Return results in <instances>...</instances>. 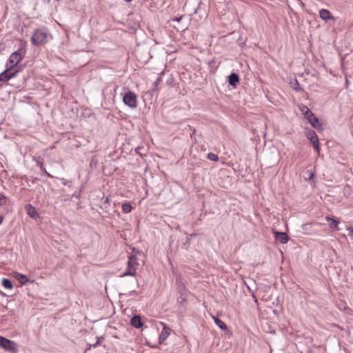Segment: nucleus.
<instances>
[{
    "label": "nucleus",
    "mask_w": 353,
    "mask_h": 353,
    "mask_svg": "<svg viewBox=\"0 0 353 353\" xmlns=\"http://www.w3.org/2000/svg\"><path fill=\"white\" fill-rule=\"evenodd\" d=\"M123 102L131 108L137 107V96L132 92H126L123 97Z\"/></svg>",
    "instance_id": "nucleus-2"
},
{
    "label": "nucleus",
    "mask_w": 353,
    "mask_h": 353,
    "mask_svg": "<svg viewBox=\"0 0 353 353\" xmlns=\"http://www.w3.org/2000/svg\"><path fill=\"white\" fill-rule=\"evenodd\" d=\"M26 210L27 214H28V216L34 219H36L37 218H38L39 216L38 212H37V210L35 209V208L33 207L30 204L26 205Z\"/></svg>",
    "instance_id": "nucleus-10"
},
{
    "label": "nucleus",
    "mask_w": 353,
    "mask_h": 353,
    "mask_svg": "<svg viewBox=\"0 0 353 353\" xmlns=\"http://www.w3.org/2000/svg\"><path fill=\"white\" fill-rule=\"evenodd\" d=\"M141 149H143V148H141V147H137V148H136L135 151H136V152H137V153H139H139H140V152H141Z\"/></svg>",
    "instance_id": "nucleus-26"
},
{
    "label": "nucleus",
    "mask_w": 353,
    "mask_h": 353,
    "mask_svg": "<svg viewBox=\"0 0 353 353\" xmlns=\"http://www.w3.org/2000/svg\"><path fill=\"white\" fill-rule=\"evenodd\" d=\"M303 112L305 117L308 119L309 117H310V114H313L311 110L306 106H304L303 108L301 110Z\"/></svg>",
    "instance_id": "nucleus-20"
},
{
    "label": "nucleus",
    "mask_w": 353,
    "mask_h": 353,
    "mask_svg": "<svg viewBox=\"0 0 353 353\" xmlns=\"http://www.w3.org/2000/svg\"><path fill=\"white\" fill-rule=\"evenodd\" d=\"M137 265V259L134 256H130L128 261V267L126 271L123 274L124 276H134L136 273L135 266Z\"/></svg>",
    "instance_id": "nucleus-4"
},
{
    "label": "nucleus",
    "mask_w": 353,
    "mask_h": 353,
    "mask_svg": "<svg viewBox=\"0 0 353 353\" xmlns=\"http://www.w3.org/2000/svg\"><path fill=\"white\" fill-rule=\"evenodd\" d=\"M307 137L310 139V142L312 143L314 148L316 151H319V137L316 132L314 130H310L307 133Z\"/></svg>",
    "instance_id": "nucleus-7"
},
{
    "label": "nucleus",
    "mask_w": 353,
    "mask_h": 353,
    "mask_svg": "<svg viewBox=\"0 0 353 353\" xmlns=\"http://www.w3.org/2000/svg\"><path fill=\"white\" fill-rule=\"evenodd\" d=\"M307 120L314 128L317 130H323L319 119L314 114H311L310 117H309Z\"/></svg>",
    "instance_id": "nucleus-9"
},
{
    "label": "nucleus",
    "mask_w": 353,
    "mask_h": 353,
    "mask_svg": "<svg viewBox=\"0 0 353 353\" xmlns=\"http://www.w3.org/2000/svg\"><path fill=\"white\" fill-rule=\"evenodd\" d=\"M171 332L170 328L164 325L163 330L159 337V342L160 344L163 343L165 340L168 337Z\"/></svg>",
    "instance_id": "nucleus-12"
},
{
    "label": "nucleus",
    "mask_w": 353,
    "mask_h": 353,
    "mask_svg": "<svg viewBox=\"0 0 353 353\" xmlns=\"http://www.w3.org/2000/svg\"><path fill=\"white\" fill-rule=\"evenodd\" d=\"M2 285L7 289H12L13 288L12 281L8 279H3L2 280Z\"/></svg>",
    "instance_id": "nucleus-19"
},
{
    "label": "nucleus",
    "mask_w": 353,
    "mask_h": 353,
    "mask_svg": "<svg viewBox=\"0 0 353 353\" xmlns=\"http://www.w3.org/2000/svg\"><path fill=\"white\" fill-rule=\"evenodd\" d=\"M141 149H143V148H141V147H137V148H136L135 151H136V152H137V153H139H139H140V152H141Z\"/></svg>",
    "instance_id": "nucleus-27"
},
{
    "label": "nucleus",
    "mask_w": 353,
    "mask_h": 353,
    "mask_svg": "<svg viewBox=\"0 0 353 353\" xmlns=\"http://www.w3.org/2000/svg\"><path fill=\"white\" fill-rule=\"evenodd\" d=\"M291 85L293 89H294L295 90H298L299 84L297 80L295 79L293 82L291 83Z\"/></svg>",
    "instance_id": "nucleus-22"
},
{
    "label": "nucleus",
    "mask_w": 353,
    "mask_h": 353,
    "mask_svg": "<svg viewBox=\"0 0 353 353\" xmlns=\"http://www.w3.org/2000/svg\"><path fill=\"white\" fill-rule=\"evenodd\" d=\"M13 274L14 278L17 279L22 285H25L29 282L27 276L23 274L15 272Z\"/></svg>",
    "instance_id": "nucleus-14"
},
{
    "label": "nucleus",
    "mask_w": 353,
    "mask_h": 353,
    "mask_svg": "<svg viewBox=\"0 0 353 353\" xmlns=\"http://www.w3.org/2000/svg\"><path fill=\"white\" fill-rule=\"evenodd\" d=\"M183 17H180L179 18H176L175 20H176L177 21H179L180 20H181Z\"/></svg>",
    "instance_id": "nucleus-32"
},
{
    "label": "nucleus",
    "mask_w": 353,
    "mask_h": 353,
    "mask_svg": "<svg viewBox=\"0 0 353 353\" xmlns=\"http://www.w3.org/2000/svg\"><path fill=\"white\" fill-rule=\"evenodd\" d=\"M80 195H81V192H80V191H79V192H74V193L73 194V196H75V197H77V198H79V197L80 196Z\"/></svg>",
    "instance_id": "nucleus-25"
},
{
    "label": "nucleus",
    "mask_w": 353,
    "mask_h": 353,
    "mask_svg": "<svg viewBox=\"0 0 353 353\" xmlns=\"http://www.w3.org/2000/svg\"><path fill=\"white\" fill-rule=\"evenodd\" d=\"M161 81V77H159L157 79L154 83V85L157 86L158 83H159Z\"/></svg>",
    "instance_id": "nucleus-24"
},
{
    "label": "nucleus",
    "mask_w": 353,
    "mask_h": 353,
    "mask_svg": "<svg viewBox=\"0 0 353 353\" xmlns=\"http://www.w3.org/2000/svg\"><path fill=\"white\" fill-rule=\"evenodd\" d=\"M347 230H349L350 234H353V228H347Z\"/></svg>",
    "instance_id": "nucleus-30"
},
{
    "label": "nucleus",
    "mask_w": 353,
    "mask_h": 353,
    "mask_svg": "<svg viewBox=\"0 0 353 353\" xmlns=\"http://www.w3.org/2000/svg\"><path fill=\"white\" fill-rule=\"evenodd\" d=\"M319 17L325 22L329 21H335V18L332 15L331 12L325 8L321 9L319 10Z\"/></svg>",
    "instance_id": "nucleus-8"
},
{
    "label": "nucleus",
    "mask_w": 353,
    "mask_h": 353,
    "mask_svg": "<svg viewBox=\"0 0 353 353\" xmlns=\"http://www.w3.org/2000/svg\"><path fill=\"white\" fill-rule=\"evenodd\" d=\"M37 165L40 168V169L42 172H46V168L43 165V162L38 161L37 162Z\"/></svg>",
    "instance_id": "nucleus-23"
},
{
    "label": "nucleus",
    "mask_w": 353,
    "mask_h": 353,
    "mask_svg": "<svg viewBox=\"0 0 353 353\" xmlns=\"http://www.w3.org/2000/svg\"><path fill=\"white\" fill-rule=\"evenodd\" d=\"M132 209V208L130 203L127 202L122 204V212L123 213H129L131 212Z\"/></svg>",
    "instance_id": "nucleus-18"
},
{
    "label": "nucleus",
    "mask_w": 353,
    "mask_h": 353,
    "mask_svg": "<svg viewBox=\"0 0 353 353\" xmlns=\"http://www.w3.org/2000/svg\"><path fill=\"white\" fill-rule=\"evenodd\" d=\"M349 84V82L347 80H346V85Z\"/></svg>",
    "instance_id": "nucleus-36"
},
{
    "label": "nucleus",
    "mask_w": 353,
    "mask_h": 353,
    "mask_svg": "<svg viewBox=\"0 0 353 353\" xmlns=\"http://www.w3.org/2000/svg\"><path fill=\"white\" fill-rule=\"evenodd\" d=\"M297 1L299 2L300 6H301L302 8L305 7V3H304L301 0H297Z\"/></svg>",
    "instance_id": "nucleus-28"
},
{
    "label": "nucleus",
    "mask_w": 353,
    "mask_h": 353,
    "mask_svg": "<svg viewBox=\"0 0 353 353\" xmlns=\"http://www.w3.org/2000/svg\"><path fill=\"white\" fill-rule=\"evenodd\" d=\"M130 323L136 328H140L143 325L141 318L139 316H134L130 320Z\"/></svg>",
    "instance_id": "nucleus-15"
},
{
    "label": "nucleus",
    "mask_w": 353,
    "mask_h": 353,
    "mask_svg": "<svg viewBox=\"0 0 353 353\" xmlns=\"http://www.w3.org/2000/svg\"><path fill=\"white\" fill-rule=\"evenodd\" d=\"M125 1H126V2H130V1H132V0H125Z\"/></svg>",
    "instance_id": "nucleus-35"
},
{
    "label": "nucleus",
    "mask_w": 353,
    "mask_h": 353,
    "mask_svg": "<svg viewBox=\"0 0 353 353\" xmlns=\"http://www.w3.org/2000/svg\"><path fill=\"white\" fill-rule=\"evenodd\" d=\"M214 318V323H216V325L222 330H225L227 329V325L226 324L222 321L221 319H219V318H216V317H213Z\"/></svg>",
    "instance_id": "nucleus-17"
},
{
    "label": "nucleus",
    "mask_w": 353,
    "mask_h": 353,
    "mask_svg": "<svg viewBox=\"0 0 353 353\" xmlns=\"http://www.w3.org/2000/svg\"><path fill=\"white\" fill-rule=\"evenodd\" d=\"M208 159L215 162L219 161L218 155L212 152L208 154Z\"/></svg>",
    "instance_id": "nucleus-21"
},
{
    "label": "nucleus",
    "mask_w": 353,
    "mask_h": 353,
    "mask_svg": "<svg viewBox=\"0 0 353 353\" xmlns=\"http://www.w3.org/2000/svg\"><path fill=\"white\" fill-rule=\"evenodd\" d=\"M2 220H3V219H2V217L0 216V224H1V222H2Z\"/></svg>",
    "instance_id": "nucleus-34"
},
{
    "label": "nucleus",
    "mask_w": 353,
    "mask_h": 353,
    "mask_svg": "<svg viewBox=\"0 0 353 353\" xmlns=\"http://www.w3.org/2000/svg\"><path fill=\"white\" fill-rule=\"evenodd\" d=\"M239 81V77L237 74L233 72L228 77V83L230 85L235 87Z\"/></svg>",
    "instance_id": "nucleus-13"
},
{
    "label": "nucleus",
    "mask_w": 353,
    "mask_h": 353,
    "mask_svg": "<svg viewBox=\"0 0 353 353\" xmlns=\"http://www.w3.org/2000/svg\"><path fill=\"white\" fill-rule=\"evenodd\" d=\"M45 173V174H46L48 177L50 178H52L53 176L50 174L48 173L46 170V172H43Z\"/></svg>",
    "instance_id": "nucleus-29"
},
{
    "label": "nucleus",
    "mask_w": 353,
    "mask_h": 353,
    "mask_svg": "<svg viewBox=\"0 0 353 353\" xmlns=\"http://www.w3.org/2000/svg\"><path fill=\"white\" fill-rule=\"evenodd\" d=\"M109 201H110L109 198H108V197H106V198H105V201H104V203H108L109 202Z\"/></svg>",
    "instance_id": "nucleus-31"
},
{
    "label": "nucleus",
    "mask_w": 353,
    "mask_h": 353,
    "mask_svg": "<svg viewBox=\"0 0 353 353\" xmlns=\"http://www.w3.org/2000/svg\"><path fill=\"white\" fill-rule=\"evenodd\" d=\"M325 219L327 221L329 222V226L331 229H336V230H339V228H338L339 221H337L334 219H332L329 216H326Z\"/></svg>",
    "instance_id": "nucleus-16"
},
{
    "label": "nucleus",
    "mask_w": 353,
    "mask_h": 353,
    "mask_svg": "<svg viewBox=\"0 0 353 353\" xmlns=\"http://www.w3.org/2000/svg\"><path fill=\"white\" fill-rule=\"evenodd\" d=\"M18 72V70L13 71V68L8 66L7 68L0 74V81H8L12 78L16 77Z\"/></svg>",
    "instance_id": "nucleus-5"
},
{
    "label": "nucleus",
    "mask_w": 353,
    "mask_h": 353,
    "mask_svg": "<svg viewBox=\"0 0 353 353\" xmlns=\"http://www.w3.org/2000/svg\"><path fill=\"white\" fill-rule=\"evenodd\" d=\"M0 347L5 349L6 350L15 352L17 351V347L16 343L3 336L0 335Z\"/></svg>",
    "instance_id": "nucleus-3"
},
{
    "label": "nucleus",
    "mask_w": 353,
    "mask_h": 353,
    "mask_svg": "<svg viewBox=\"0 0 353 353\" xmlns=\"http://www.w3.org/2000/svg\"><path fill=\"white\" fill-rule=\"evenodd\" d=\"M23 56L19 51H15L12 52L8 59L10 63V65L8 67L14 69L17 66V65L20 62Z\"/></svg>",
    "instance_id": "nucleus-6"
},
{
    "label": "nucleus",
    "mask_w": 353,
    "mask_h": 353,
    "mask_svg": "<svg viewBox=\"0 0 353 353\" xmlns=\"http://www.w3.org/2000/svg\"><path fill=\"white\" fill-rule=\"evenodd\" d=\"M49 37L50 34L46 28H38L34 30L31 37V43L36 46L43 45L48 41Z\"/></svg>",
    "instance_id": "nucleus-1"
},
{
    "label": "nucleus",
    "mask_w": 353,
    "mask_h": 353,
    "mask_svg": "<svg viewBox=\"0 0 353 353\" xmlns=\"http://www.w3.org/2000/svg\"><path fill=\"white\" fill-rule=\"evenodd\" d=\"M274 237L280 243H285L288 241V236L285 232H274Z\"/></svg>",
    "instance_id": "nucleus-11"
},
{
    "label": "nucleus",
    "mask_w": 353,
    "mask_h": 353,
    "mask_svg": "<svg viewBox=\"0 0 353 353\" xmlns=\"http://www.w3.org/2000/svg\"><path fill=\"white\" fill-rule=\"evenodd\" d=\"M313 176H314V174L313 173H310L309 178L311 179L312 177H313Z\"/></svg>",
    "instance_id": "nucleus-33"
}]
</instances>
